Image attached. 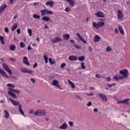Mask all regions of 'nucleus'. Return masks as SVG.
Returning <instances> with one entry per match:
<instances>
[{
	"label": "nucleus",
	"mask_w": 130,
	"mask_h": 130,
	"mask_svg": "<svg viewBox=\"0 0 130 130\" xmlns=\"http://www.w3.org/2000/svg\"><path fill=\"white\" fill-rule=\"evenodd\" d=\"M128 71L126 69L124 70H121L119 71L120 74H116L114 75L113 78L115 81H119V80H122L124 78H127V74Z\"/></svg>",
	"instance_id": "nucleus-1"
},
{
	"label": "nucleus",
	"mask_w": 130,
	"mask_h": 130,
	"mask_svg": "<svg viewBox=\"0 0 130 130\" xmlns=\"http://www.w3.org/2000/svg\"><path fill=\"white\" fill-rule=\"evenodd\" d=\"M9 100L11 101L12 105H14V106H18L19 112L24 116L25 114L24 113V111H23V109H22V105H20L19 102L13 100L12 98H9Z\"/></svg>",
	"instance_id": "nucleus-2"
},
{
	"label": "nucleus",
	"mask_w": 130,
	"mask_h": 130,
	"mask_svg": "<svg viewBox=\"0 0 130 130\" xmlns=\"http://www.w3.org/2000/svg\"><path fill=\"white\" fill-rule=\"evenodd\" d=\"M8 93L10 96L12 97L13 98H14V99H17L18 97L17 95H16L14 93V92H15V93H20V90L19 89H14V88H9L8 89Z\"/></svg>",
	"instance_id": "nucleus-3"
},
{
	"label": "nucleus",
	"mask_w": 130,
	"mask_h": 130,
	"mask_svg": "<svg viewBox=\"0 0 130 130\" xmlns=\"http://www.w3.org/2000/svg\"><path fill=\"white\" fill-rule=\"evenodd\" d=\"M34 115L36 116L46 115V112L44 110H38L35 112Z\"/></svg>",
	"instance_id": "nucleus-4"
},
{
	"label": "nucleus",
	"mask_w": 130,
	"mask_h": 130,
	"mask_svg": "<svg viewBox=\"0 0 130 130\" xmlns=\"http://www.w3.org/2000/svg\"><path fill=\"white\" fill-rule=\"evenodd\" d=\"M92 25L96 29H99V28L103 27V26L105 25V23H104V22H99L98 23H96V22H93Z\"/></svg>",
	"instance_id": "nucleus-5"
},
{
	"label": "nucleus",
	"mask_w": 130,
	"mask_h": 130,
	"mask_svg": "<svg viewBox=\"0 0 130 130\" xmlns=\"http://www.w3.org/2000/svg\"><path fill=\"white\" fill-rule=\"evenodd\" d=\"M2 67L4 69V70H5V71H7V73H8V74H9V75H12V74H13V73L12 72V71L10 70L9 66L8 65H7V64L3 63L2 65Z\"/></svg>",
	"instance_id": "nucleus-6"
},
{
	"label": "nucleus",
	"mask_w": 130,
	"mask_h": 130,
	"mask_svg": "<svg viewBox=\"0 0 130 130\" xmlns=\"http://www.w3.org/2000/svg\"><path fill=\"white\" fill-rule=\"evenodd\" d=\"M52 43H56V42H59V41H62V39L58 37H55L51 40Z\"/></svg>",
	"instance_id": "nucleus-7"
},
{
	"label": "nucleus",
	"mask_w": 130,
	"mask_h": 130,
	"mask_svg": "<svg viewBox=\"0 0 130 130\" xmlns=\"http://www.w3.org/2000/svg\"><path fill=\"white\" fill-rule=\"evenodd\" d=\"M117 14L118 19L119 20H122V19H123V14H122V11H121V10H118Z\"/></svg>",
	"instance_id": "nucleus-8"
},
{
	"label": "nucleus",
	"mask_w": 130,
	"mask_h": 130,
	"mask_svg": "<svg viewBox=\"0 0 130 130\" xmlns=\"http://www.w3.org/2000/svg\"><path fill=\"white\" fill-rule=\"evenodd\" d=\"M95 15L98 18H104L105 15H104V13L102 12H99L95 13Z\"/></svg>",
	"instance_id": "nucleus-9"
},
{
	"label": "nucleus",
	"mask_w": 130,
	"mask_h": 130,
	"mask_svg": "<svg viewBox=\"0 0 130 130\" xmlns=\"http://www.w3.org/2000/svg\"><path fill=\"white\" fill-rule=\"evenodd\" d=\"M7 4H4L0 7V14L5 12V10L7 9Z\"/></svg>",
	"instance_id": "nucleus-10"
},
{
	"label": "nucleus",
	"mask_w": 130,
	"mask_h": 130,
	"mask_svg": "<svg viewBox=\"0 0 130 130\" xmlns=\"http://www.w3.org/2000/svg\"><path fill=\"white\" fill-rule=\"evenodd\" d=\"M99 96L102 99L103 101H104L105 102H107V96H106V95L100 93Z\"/></svg>",
	"instance_id": "nucleus-11"
},
{
	"label": "nucleus",
	"mask_w": 130,
	"mask_h": 130,
	"mask_svg": "<svg viewBox=\"0 0 130 130\" xmlns=\"http://www.w3.org/2000/svg\"><path fill=\"white\" fill-rule=\"evenodd\" d=\"M68 59L71 61H76L78 59V57L75 55H71L69 57Z\"/></svg>",
	"instance_id": "nucleus-12"
},
{
	"label": "nucleus",
	"mask_w": 130,
	"mask_h": 130,
	"mask_svg": "<svg viewBox=\"0 0 130 130\" xmlns=\"http://www.w3.org/2000/svg\"><path fill=\"white\" fill-rule=\"evenodd\" d=\"M0 74L3 76V77H5V78H7V79H9V76H8V74L6 73V72L4 71V70L0 69Z\"/></svg>",
	"instance_id": "nucleus-13"
},
{
	"label": "nucleus",
	"mask_w": 130,
	"mask_h": 130,
	"mask_svg": "<svg viewBox=\"0 0 130 130\" xmlns=\"http://www.w3.org/2000/svg\"><path fill=\"white\" fill-rule=\"evenodd\" d=\"M76 35H77V36L78 37V38L80 39V40H81L82 42H83L84 43V44H87V42L86 41H85V40H84V39L83 38V37H82V36H81V35H80V34L77 32L76 34Z\"/></svg>",
	"instance_id": "nucleus-14"
},
{
	"label": "nucleus",
	"mask_w": 130,
	"mask_h": 130,
	"mask_svg": "<svg viewBox=\"0 0 130 130\" xmlns=\"http://www.w3.org/2000/svg\"><path fill=\"white\" fill-rule=\"evenodd\" d=\"M60 129H67L68 128V124L63 123L59 127Z\"/></svg>",
	"instance_id": "nucleus-15"
},
{
	"label": "nucleus",
	"mask_w": 130,
	"mask_h": 130,
	"mask_svg": "<svg viewBox=\"0 0 130 130\" xmlns=\"http://www.w3.org/2000/svg\"><path fill=\"white\" fill-rule=\"evenodd\" d=\"M45 5L46 6H47V7H48V6H49L50 8H52V7H53V5H54V2H53V1L47 2Z\"/></svg>",
	"instance_id": "nucleus-16"
},
{
	"label": "nucleus",
	"mask_w": 130,
	"mask_h": 130,
	"mask_svg": "<svg viewBox=\"0 0 130 130\" xmlns=\"http://www.w3.org/2000/svg\"><path fill=\"white\" fill-rule=\"evenodd\" d=\"M100 39H101V37L98 35H95L93 39L94 42H99L100 41Z\"/></svg>",
	"instance_id": "nucleus-17"
},
{
	"label": "nucleus",
	"mask_w": 130,
	"mask_h": 130,
	"mask_svg": "<svg viewBox=\"0 0 130 130\" xmlns=\"http://www.w3.org/2000/svg\"><path fill=\"white\" fill-rule=\"evenodd\" d=\"M23 61L24 64H26V66H30V63L28 62V58H27V57H23Z\"/></svg>",
	"instance_id": "nucleus-18"
},
{
	"label": "nucleus",
	"mask_w": 130,
	"mask_h": 130,
	"mask_svg": "<svg viewBox=\"0 0 130 130\" xmlns=\"http://www.w3.org/2000/svg\"><path fill=\"white\" fill-rule=\"evenodd\" d=\"M41 16H46V14H47V10H41Z\"/></svg>",
	"instance_id": "nucleus-19"
},
{
	"label": "nucleus",
	"mask_w": 130,
	"mask_h": 130,
	"mask_svg": "<svg viewBox=\"0 0 130 130\" xmlns=\"http://www.w3.org/2000/svg\"><path fill=\"white\" fill-rule=\"evenodd\" d=\"M9 49H10L11 51H15V50H16V45L14 44L11 45L9 46Z\"/></svg>",
	"instance_id": "nucleus-20"
},
{
	"label": "nucleus",
	"mask_w": 130,
	"mask_h": 130,
	"mask_svg": "<svg viewBox=\"0 0 130 130\" xmlns=\"http://www.w3.org/2000/svg\"><path fill=\"white\" fill-rule=\"evenodd\" d=\"M118 29H119L120 32L121 34V35H123L124 34V30H123V28H122V27L119 25Z\"/></svg>",
	"instance_id": "nucleus-21"
},
{
	"label": "nucleus",
	"mask_w": 130,
	"mask_h": 130,
	"mask_svg": "<svg viewBox=\"0 0 130 130\" xmlns=\"http://www.w3.org/2000/svg\"><path fill=\"white\" fill-rule=\"evenodd\" d=\"M63 38L64 40H69L70 39V35L69 34L63 35Z\"/></svg>",
	"instance_id": "nucleus-22"
},
{
	"label": "nucleus",
	"mask_w": 130,
	"mask_h": 130,
	"mask_svg": "<svg viewBox=\"0 0 130 130\" xmlns=\"http://www.w3.org/2000/svg\"><path fill=\"white\" fill-rule=\"evenodd\" d=\"M18 28V23H14L11 28V31H14Z\"/></svg>",
	"instance_id": "nucleus-23"
},
{
	"label": "nucleus",
	"mask_w": 130,
	"mask_h": 130,
	"mask_svg": "<svg viewBox=\"0 0 130 130\" xmlns=\"http://www.w3.org/2000/svg\"><path fill=\"white\" fill-rule=\"evenodd\" d=\"M68 83H69V84H70L72 89H75L76 86H75V84H74V83H73V82L70 80V79H68Z\"/></svg>",
	"instance_id": "nucleus-24"
},
{
	"label": "nucleus",
	"mask_w": 130,
	"mask_h": 130,
	"mask_svg": "<svg viewBox=\"0 0 130 130\" xmlns=\"http://www.w3.org/2000/svg\"><path fill=\"white\" fill-rule=\"evenodd\" d=\"M58 84H59V81H58L56 80H54L52 82V85L53 86H56Z\"/></svg>",
	"instance_id": "nucleus-25"
},
{
	"label": "nucleus",
	"mask_w": 130,
	"mask_h": 130,
	"mask_svg": "<svg viewBox=\"0 0 130 130\" xmlns=\"http://www.w3.org/2000/svg\"><path fill=\"white\" fill-rule=\"evenodd\" d=\"M4 113L5 114V118H9V117L10 116V113H9V112H8V111L5 110Z\"/></svg>",
	"instance_id": "nucleus-26"
},
{
	"label": "nucleus",
	"mask_w": 130,
	"mask_h": 130,
	"mask_svg": "<svg viewBox=\"0 0 130 130\" xmlns=\"http://www.w3.org/2000/svg\"><path fill=\"white\" fill-rule=\"evenodd\" d=\"M5 37L4 36H0V41L3 45H5Z\"/></svg>",
	"instance_id": "nucleus-27"
},
{
	"label": "nucleus",
	"mask_w": 130,
	"mask_h": 130,
	"mask_svg": "<svg viewBox=\"0 0 130 130\" xmlns=\"http://www.w3.org/2000/svg\"><path fill=\"white\" fill-rule=\"evenodd\" d=\"M42 20H43V21H46V22H48L50 20V18L47 16H44L42 18Z\"/></svg>",
	"instance_id": "nucleus-28"
},
{
	"label": "nucleus",
	"mask_w": 130,
	"mask_h": 130,
	"mask_svg": "<svg viewBox=\"0 0 130 130\" xmlns=\"http://www.w3.org/2000/svg\"><path fill=\"white\" fill-rule=\"evenodd\" d=\"M7 87H8L9 88H12V89H13V88H15V87H16L15 86V85L13 84H11V83H9L7 84Z\"/></svg>",
	"instance_id": "nucleus-29"
},
{
	"label": "nucleus",
	"mask_w": 130,
	"mask_h": 130,
	"mask_svg": "<svg viewBox=\"0 0 130 130\" xmlns=\"http://www.w3.org/2000/svg\"><path fill=\"white\" fill-rule=\"evenodd\" d=\"M26 46V44L24 43L23 42H21L20 43V48H24Z\"/></svg>",
	"instance_id": "nucleus-30"
},
{
	"label": "nucleus",
	"mask_w": 130,
	"mask_h": 130,
	"mask_svg": "<svg viewBox=\"0 0 130 130\" xmlns=\"http://www.w3.org/2000/svg\"><path fill=\"white\" fill-rule=\"evenodd\" d=\"M106 51L107 52H110V51H112V48H111L110 46L107 47L106 49Z\"/></svg>",
	"instance_id": "nucleus-31"
},
{
	"label": "nucleus",
	"mask_w": 130,
	"mask_h": 130,
	"mask_svg": "<svg viewBox=\"0 0 130 130\" xmlns=\"http://www.w3.org/2000/svg\"><path fill=\"white\" fill-rule=\"evenodd\" d=\"M33 18L34 19H40L41 16L40 15L34 14L33 15Z\"/></svg>",
	"instance_id": "nucleus-32"
},
{
	"label": "nucleus",
	"mask_w": 130,
	"mask_h": 130,
	"mask_svg": "<svg viewBox=\"0 0 130 130\" xmlns=\"http://www.w3.org/2000/svg\"><path fill=\"white\" fill-rule=\"evenodd\" d=\"M20 71L21 72V73H27V68H21Z\"/></svg>",
	"instance_id": "nucleus-33"
},
{
	"label": "nucleus",
	"mask_w": 130,
	"mask_h": 130,
	"mask_svg": "<svg viewBox=\"0 0 130 130\" xmlns=\"http://www.w3.org/2000/svg\"><path fill=\"white\" fill-rule=\"evenodd\" d=\"M78 60H79L80 61H83V60H85V56H82L79 57Z\"/></svg>",
	"instance_id": "nucleus-34"
},
{
	"label": "nucleus",
	"mask_w": 130,
	"mask_h": 130,
	"mask_svg": "<svg viewBox=\"0 0 130 130\" xmlns=\"http://www.w3.org/2000/svg\"><path fill=\"white\" fill-rule=\"evenodd\" d=\"M81 70H85L86 69V66H85V63L83 62L81 63Z\"/></svg>",
	"instance_id": "nucleus-35"
},
{
	"label": "nucleus",
	"mask_w": 130,
	"mask_h": 130,
	"mask_svg": "<svg viewBox=\"0 0 130 130\" xmlns=\"http://www.w3.org/2000/svg\"><path fill=\"white\" fill-rule=\"evenodd\" d=\"M44 59L46 63H48V57H47V56L45 55L44 56Z\"/></svg>",
	"instance_id": "nucleus-36"
},
{
	"label": "nucleus",
	"mask_w": 130,
	"mask_h": 130,
	"mask_svg": "<svg viewBox=\"0 0 130 130\" xmlns=\"http://www.w3.org/2000/svg\"><path fill=\"white\" fill-rule=\"evenodd\" d=\"M27 32L28 33L29 36H32V29H31V28L27 29Z\"/></svg>",
	"instance_id": "nucleus-37"
},
{
	"label": "nucleus",
	"mask_w": 130,
	"mask_h": 130,
	"mask_svg": "<svg viewBox=\"0 0 130 130\" xmlns=\"http://www.w3.org/2000/svg\"><path fill=\"white\" fill-rule=\"evenodd\" d=\"M123 104H126L128 101H129V99H127L125 100H123Z\"/></svg>",
	"instance_id": "nucleus-38"
},
{
	"label": "nucleus",
	"mask_w": 130,
	"mask_h": 130,
	"mask_svg": "<svg viewBox=\"0 0 130 130\" xmlns=\"http://www.w3.org/2000/svg\"><path fill=\"white\" fill-rule=\"evenodd\" d=\"M75 97H76L77 99H79L80 101H83L82 98H81V96H79L78 95H75Z\"/></svg>",
	"instance_id": "nucleus-39"
},
{
	"label": "nucleus",
	"mask_w": 130,
	"mask_h": 130,
	"mask_svg": "<svg viewBox=\"0 0 130 130\" xmlns=\"http://www.w3.org/2000/svg\"><path fill=\"white\" fill-rule=\"evenodd\" d=\"M26 73H27V74H33V71L32 70H26Z\"/></svg>",
	"instance_id": "nucleus-40"
},
{
	"label": "nucleus",
	"mask_w": 130,
	"mask_h": 130,
	"mask_svg": "<svg viewBox=\"0 0 130 130\" xmlns=\"http://www.w3.org/2000/svg\"><path fill=\"white\" fill-rule=\"evenodd\" d=\"M47 14L48 15H53V12H52L50 11L47 10Z\"/></svg>",
	"instance_id": "nucleus-41"
},
{
	"label": "nucleus",
	"mask_w": 130,
	"mask_h": 130,
	"mask_svg": "<svg viewBox=\"0 0 130 130\" xmlns=\"http://www.w3.org/2000/svg\"><path fill=\"white\" fill-rule=\"evenodd\" d=\"M69 124L70 126H71V127H72L74 125V123L72 121H69Z\"/></svg>",
	"instance_id": "nucleus-42"
},
{
	"label": "nucleus",
	"mask_w": 130,
	"mask_h": 130,
	"mask_svg": "<svg viewBox=\"0 0 130 130\" xmlns=\"http://www.w3.org/2000/svg\"><path fill=\"white\" fill-rule=\"evenodd\" d=\"M66 63H62L61 64L60 68H61V69H63V68H64V67H66Z\"/></svg>",
	"instance_id": "nucleus-43"
},
{
	"label": "nucleus",
	"mask_w": 130,
	"mask_h": 130,
	"mask_svg": "<svg viewBox=\"0 0 130 130\" xmlns=\"http://www.w3.org/2000/svg\"><path fill=\"white\" fill-rule=\"evenodd\" d=\"M74 46H75V48H77V49H80V46L76 45V44H74Z\"/></svg>",
	"instance_id": "nucleus-44"
},
{
	"label": "nucleus",
	"mask_w": 130,
	"mask_h": 130,
	"mask_svg": "<svg viewBox=\"0 0 130 130\" xmlns=\"http://www.w3.org/2000/svg\"><path fill=\"white\" fill-rule=\"evenodd\" d=\"M96 78H98V79H101V75L100 74H96L95 75Z\"/></svg>",
	"instance_id": "nucleus-45"
},
{
	"label": "nucleus",
	"mask_w": 130,
	"mask_h": 130,
	"mask_svg": "<svg viewBox=\"0 0 130 130\" xmlns=\"http://www.w3.org/2000/svg\"><path fill=\"white\" fill-rule=\"evenodd\" d=\"M87 106L89 107V106H92V103L91 102H89L88 104H86Z\"/></svg>",
	"instance_id": "nucleus-46"
},
{
	"label": "nucleus",
	"mask_w": 130,
	"mask_h": 130,
	"mask_svg": "<svg viewBox=\"0 0 130 130\" xmlns=\"http://www.w3.org/2000/svg\"><path fill=\"white\" fill-rule=\"evenodd\" d=\"M117 104H123L122 100V101H117Z\"/></svg>",
	"instance_id": "nucleus-47"
},
{
	"label": "nucleus",
	"mask_w": 130,
	"mask_h": 130,
	"mask_svg": "<svg viewBox=\"0 0 130 130\" xmlns=\"http://www.w3.org/2000/svg\"><path fill=\"white\" fill-rule=\"evenodd\" d=\"M5 31L6 33H9V28L5 27Z\"/></svg>",
	"instance_id": "nucleus-48"
},
{
	"label": "nucleus",
	"mask_w": 130,
	"mask_h": 130,
	"mask_svg": "<svg viewBox=\"0 0 130 130\" xmlns=\"http://www.w3.org/2000/svg\"><path fill=\"white\" fill-rule=\"evenodd\" d=\"M32 114H34H34L35 113V112H34V110H30V111H29V114H32Z\"/></svg>",
	"instance_id": "nucleus-49"
},
{
	"label": "nucleus",
	"mask_w": 130,
	"mask_h": 130,
	"mask_svg": "<svg viewBox=\"0 0 130 130\" xmlns=\"http://www.w3.org/2000/svg\"><path fill=\"white\" fill-rule=\"evenodd\" d=\"M10 60H12V61H16V59H14V58L10 57L9 58Z\"/></svg>",
	"instance_id": "nucleus-50"
},
{
	"label": "nucleus",
	"mask_w": 130,
	"mask_h": 130,
	"mask_svg": "<svg viewBox=\"0 0 130 130\" xmlns=\"http://www.w3.org/2000/svg\"><path fill=\"white\" fill-rule=\"evenodd\" d=\"M30 81L32 82V83H33L34 84V83H35V82H36V80H35V79H34V78H31L30 79Z\"/></svg>",
	"instance_id": "nucleus-51"
},
{
	"label": "nucleus",
	"mask_w": 130,
	"mask_h": 130,
	"mask_svg": "<svg viewBox=\"0 0 130 130\" xmlns=\"http://www.w3.org/2000/svg\"><path fill=\"white\" fill-rule=\"evenodd\" d=\"M65 11H66V12H67V13L69 12H70V8H69V7L66 8V9H65Z\"/></svg>",
	"instance_id": "nucleus-52"
},
{
	"label": "nucleus",
	"mask_w": 130,
	"mask_h": 130,
	"mask_svg": "<svg viewBox=\"0 0 130 130\" xmlns=\"http://www.w3.org/2000/svg\"><path fill=\"white\" fill-rule=\"evenodd\" d=\"M17 34H20V33H21V29H20V28H18L17 29Z\"/></svg>",
	"instance_id": "nucleus-53"
},
{
	"label": "nucleus",
	"mask_w": 130,
	"mask_h": 130,
	"mask_svg": "<svg viewBox=\"0 0 130 130\" xmlns=\"http://www.w3.org/2000/svg\"><path fill=\"white\" fill-rule=\"evenodd\" d=\"M106 80L108 81V82H110V81L111 80V79L110 78V77H106Z\"/></svg>",
	"instance_id": "nucleus-54"
},
{
	"label": "nucleus",
	"mask_w": 130,
	"mask_h": 130,
	"mask_svg": "<svg viewBox=\"0 0 130 130\" xmlns=\"http://www.w3.org/2000/svg\"><path fill=\"white\" fill-rule=\"evenodd\" d=\"M14 1L15 0H9L10 5H13L14 4Z\"/></svg>",
	"instance_id": "nucleus-55"
},
{
	"label": "nucleus",
	"mask_w": 130,
	"mask_h": 130,
	"mask_svg": "<svg viewBox=\"0 0 130 130\" xmlns=\"http://www.w3.org/2000/svg\"><path fill=\"white\" fill-rule=\"evenodd\" d=\"M114 31L116 34H117L118 33V29L117 28H115Z\"/></svg>",
	"instance_id": "nucleus-56"
},
{
	"label": "nucleus",
	"mask_w": 130,
	"mask_h": 130,
	"mask_svg": "<svg viewBox=\"0 0 130 130\" xmlns=\"http://www.w3.org/2000/svg\"><path fill=\"white\" fill-rule=\"evenodd\" d=\"M108 86V87H109V88H111V87H112V86H113V84H107V85Z\"/></svg>",
	"instance_id": "nucleus-57"
},
{
	"label": "nucleus",
	"mask_w": 130,
	"mask_h": 130,
	"mask_svg": "<svg viewBox=\"0 0 130 130\" xmlns=\"http://www.w3.org/2000/svg\"><path fill=\"white\" fill-rule=\"evenodd\" d=\"M37 66H38V64H37V63H35L33 66V68L35 69V68H36L37 67Z\"/></svg>",
	"instance_id": "nucleus-58"
},
{
	"label": "nucleus",
	"mask_w": 130,
	"mask_h": 130,
	"mask_svg": "<svg viewBox=\"0 0 130 130\" xmlns=\"http://www.w3.org/2000/svg\"><path fill=\"white\" fill-rule=\"evenodd\" d=\"M87 96H93L94 95V93H87Z\"/></svg>",
	"instance_id": "nucleus-59"
},
{
	"label": "nucleus",
	"mask_w": 130,
	"mask_h": 130,
	"mask_svg": "<svg viewBox=\"0 0 130 130\" xmlns=\"http://www.w3.org/2000/svg\"><path fill=\"white\" fill-rule=\"evenodd\" d=\"M32 49V48L30 46V45H28L27 47V50H31Z\"/></svg>",
	"instance_id": "nucleus-60"
},
{
	"label": "nucleus",
	"mask_w": 130,
	"mask_h": 130,
	"mask_svg": "<svg viewBox=\"0 0 130 130\" xmlns=\"http://www.w3.org/2000/svg\"><path fill=\"white\" fill-rule=\"evenodd\" d=\"M93 112H98V109H97L96 108L93 109Z\"/></svg>",
	"instance_id": "nucleus-61"
},
{
	"label": "nucleus",
	"mask_w": 130,
	"mask_h": 130,
	"mask_svg": "<svg viewBox=\"0 0 130 130\" xmlns=\"http://www.w3.org/2000/svg\"><path fill=\"white\" fill-rule=\"evenodd\" d=\"M5 99L0 101V103H5Z\"/></svg>",
	"instance_id": "nucleus-62"
},
{
	"label": "nucleus",
	"mask_w": 130,
	"mask_h": 130,
	"mask_svg": "<svg viewBox=\"0 0 130 130\" xmlns=\"http://www.w3.org/2000/svg\"><path fill=\"white\" fill-rule=\"evenodd\" d=\"M56 87H57V88H58V89H61L60 85L59 84H57Z\"/></svg>",
	"instance_id": "nucleus-63"
},
{
	"label": "nucleus",
	"mask_w": 130,
	"mask_h": 130,
	"mask_svg": "<svg viewBox=\"0 0 130 130\" xmlns=\"http://www.w3.org/2000/svg\"><path fill=\"white\" fill-rule=\"evenodd\" d=\"M45 29H48V26L47 25L45 24V26L44 27Z\"/></svg>",
	"instance_id": "nucleus-64"
}]
</instances>
